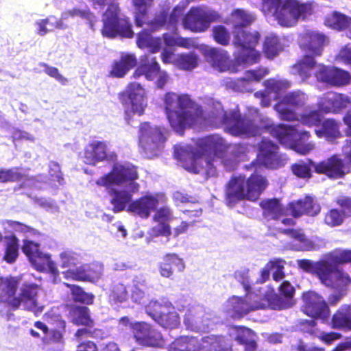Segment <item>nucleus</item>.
Here are the masks:
<instances>
[{
	"label": "nucleus",
	"instance_id": "50",
	"mask_svg": "<svg viewBox=\"0 0 351 351\" xmlns=\"http://www.w3.org/2000/svg\"><path fill=\"white\" fill-rule=\"evenodd\" d=\"M163 39L166 45L170 47L178 46L185 49H190L194 46V41L191 38L176 36L166 33L163 35Z\"/></svg>",
	"mask_w": 351,
	"mask_h": 351
},
{
	"label": "nucleus",
	"instance_id": "52",
	"mask_svg": "<svg viewBox=\"0 0 351 351\" xmlns=\"http://www.w3.org/2000/svg\"><path fill=\"white\" fill-rule=\"evenodd\" d=\"M280 49V43L277 36H267L265 38L263 52L267 58H274L278 54Z\"/></svg>",
	"mask_w": 351,
	"mask_h": 351
},
{
	"label": "nucleus",
	"instance_id": "41",
	"mask_svg": "<svg viewBox=\"0 0 351 351\" xmlns=\"http://www.w3.org/2000/svg\"><path fill=\"white\" fill-rule=\"evenodd\" d=\"M255 20V16L243 9L234 10L230 16V23L233 29H242L251 25Z\"/></svg>",
	"mask_w": 351,
	"mask_h": 351
},
{
	"label": "nucleus",
	"instance_id": "61",
	"mask_svg": "<svg viewBox=\"0 0 351 351\" xmlns=\"http://www.w3.org/2000/svg\"><path fill=\"white\" fill-rule=\"evenodd\" d=\"M249 272L250 269L247 268L237 270L234 273V277L242 285L245 292H253L252 291V283L250 280Z\"/></svg>",
	"mask_w": 351,
	"mask_h": 351
},
{
	"label": "nucleus",
	"instance_id": "48",
	"mask_svg": "<svg viewBox=\"0 0 351 351\" xmlns=\"http://www.w3.org/2000/svg\"><path fill=\"white\" fill-rule=\"evenodd\" d=\"M64 284L66 287L71 289L73 299L75 302L83 303L86 305L93 303L95 296L93 293L85 292L80 286L66 282Z\"/></svg>",
	"mask_w": 351,
	"mask_h": 351
},
{
	"label": "nucleus",
	"instance_id": "32",
	"mask_svg": "<svg viewBox=\"0 0 351 351\" xmlns=\"http://www.w3.org/2000/svg\"><path fill=\"white\" fill-rule=\"evenodd\" d=\"M19 282L20 278L17 276L0 277V304H7L10 308V301L16 298Z\"/></svg>",
	"mask_w": 351,
	"mask_h": 351
},
{
	"label": "nucleus",
	"instance_id": "24",
	"mask_svg": "<svg viewBox=\"0 0 351 351\" xmlns=\"http://www.w3.org/2000/svg\"><path fill=\"white\" fill-rule=\"evenodd\" d=\"M159 204L158 195L147 194L132 202L127 211L142 219H147Z\"/></svg>",
	"mask_w": 351,
	"mask_h": 351
},
{
	"label": "nucleus",
	"instance_id": "35",
	"mask_svg": "<svg viewBox=\"0 0 351 351\" xmlns=\"http://www.w3.org/2000/svg\"><path fill=\"white\" fill-rule=\"evenodd\" d=\"M324 24L337 31H345L346 36L351 39V17L335 11L326 16Z\"/></svg>",
	"mask_w": 351,
	"mask_h": 351
},
{
	"label": "nucleus",
	"instance_id": "9",
	"mask_svg": "<svg viewBox=\"0 0 351 351\" xmlns=\"http://www.w3.org/2000/svg\"><path fill=\"white\" fill-rule=\"evenodd\" d=\"M233 45L241 51L235 57V61L239 64L252 65L259 62L261 54L255 49L261 35L258 32H253L242 29H232Z\"/></svg>",
	"mask_w": 351,
	"mask_h": 351
},
{
	"label": "nucleus",
	"instance_id": "7",
	"mask_svg": "<svg viewBox=\"0 0 351 351\" xmlns=\"http://www.w3.org/2000/svg\"><path fill=\"white\" fill-rule=\"evenodd\" d=\"M138 178L137 168L128 164L115 163L111 170L96 180V184L107 189L128 185L131 192H137L139 184L135 182Z\"/></svg>",
	"mask_w": 351,
	"mask_h": 351
},
{
	"label": "nucleus",
	"instance_id": "22",
	"mask_svg": "<svg viewBox=\"0 0 351 351\" xmlns=\"http://www.w3.org/2000/svg\"><path fill=\"white\" fill-rule=\"evenodd\" d=\"M327 37L316 31H306L300 38L299 45L304 53L318 57L322 54Z\"/></svg>",
	"mask_w": 351,
	"mask_h": 351
},
{
	"label": "nucleus",
	"instance_id": "56",
	"mask_svg": "<svg viewBox=\"0 0 351 351\" xmlns=\"http://www.w3.org/2000/svg\"><path fill=\"white\" fill-rule=\"evenodd\" d=\"M322 111L318 110H311L302 115L301 121L303 124L309 126H320L322 123L323 115Z\"/></svg>",
	"mask_w": 351,
	"mask_h": 351
},
{
	"label": "nucleus",
	"instance_id": "39",
	"mask_svg": "<svg viewBox=\"0 0 351 351\" xmlns=\"http://www.w3.org/2000/svg\"><path fill=\"white\" fill-rule=\"evenodd\" d=\"M110 195H113V197L110 200V203L112 205V210L114 213H119L124 210L126 206L132 202V193L131 189L129 190H117L114 187L112 189H110Z\"/></svg>",
	"mask_w": 351,
	"mask_h": 351
},
{
	"label": "nucleus",
	"instance_id": "13",
	"mask_svg": "<svg viewBox=\"0 0 351 351\" xmlns=\"http://www.w3.org/2000/svg\"><path fill=\"white\" fill-rule=\"evenodd\" d=\"M22 251L38 271H49L54 276L58 275V269L55 263L51 261V256L43 253L40 250L38 243L30 240H24Z\"/></svg>",
	"mask_w": 351,
	"mask_h": 351
},
{
	"label": "nucleus",
	"instance_id": "47",
	"mask_svg": "<svg viewBox=\"0 0 351 351\" xmlns=\"http://www.w3.org/2000/svg\"><path fill=\"white\" fill-rule=\"evenodd\" d=\"M144 71V75L148 80H152L160 72V67L155 57L151 60L145 55L141 59V64Z\"/></svg>",
	"mask_w": 351,
	"mask_h": 351
},
{
	"label": "nucleus",
	"instance_id": "53",
	"mask_svg": "<svg viewBox=\"0 0 351 351\" xmlns=\"http://www.w3.org/2000/svg\"><path fill=\"white\" fill-rule=\"evenodd\" d=\"M265 86L268 93H274L278 96L290 86V84L286 80L269 79L265 82Z\"/></svg>",
	"mask_w": 351,
	"mask_h": 351
},
{
	"label": "nucleus",
	"instance_id": "64",
	"mask_svg": "<svg viewBox=\"0 0 351 351\" xmlns=\"http://www.w3.org/2000/svg\"><path fill=\"white\" fill-rule=\"evenodd\" d=\"M336 204L339 207L341 212L345 219L351 217V197L343 196L336 199Z\"/></svg>",
	"mask_w": 351,
	"mask_h": 351
},
{
	"label": "nucleus",
	"instance_id": "29",
	"mask_svg": "<svg viewBox=\"0 0 351 351\" xmlns=\"http://www.w3.org/2000/svg\"><path fill=\"white\" fill-rule=\"evenodd\" d=\"M319 269L323 271L324 274H326L330 272V268L328 264L339 266L351 263V250L348 249H335L334 250L326 254L323 258L319 259Z\"/></svg>",
	"mask_w": 351,
	"mask_h": 351
},
{
	"label": "nucleus",
	"instance_id": "58",
	"mask_svg": "<svg viewBox=\"0 0 351 351\" xmlns=\"http://www.w3.org/2000/svg\"><path fill=\"white\" fill-rule=\"evenodd\" d=\"M213 36L214 40L223 46L228 45L230 43V33L223 25H217L213 28Z\"/></svg>",
	"mask_w": 351,
	"mask_h": 351
},
{
	"label": "nucleus",
	"instance_id": "26",
	"mask_svg": "<svg viewBox=\"0 0 351 351\" xmlns=\"http://www.w3.org/2000/svg\"><path fill=\"white\" fill-rule=\"evenodd\" d=\"M185 8L186 5H176L170 14L166 10H162L154 20L147 23L150 29L158 31L164 27L169 29H175Z\"/></svg>",
	"mask_w": 351,
	"mask_h": 351
},
{
	"label": "nucleus",
	"instance_id": "18",
	"mask_svg": "<svg viewBox=\"0 0 351 351\" xmlns=\"http://www.w3.org/2000/svg\"><path fill=\"white\" fill-rule=\"evenodd\" d=\"M257 158L265 167L278 169L285 165L279 154V147L269 139L263 138L258 144Z\"/></svg>",
	"mask_w": 351,
	"mask_h": 351
},
{
	"label": "nucleus",
	"instance_id": "31",
	"mask_svg": "<svg viewBox=\"0 0 351 351\" xmlns=\"http://www.w3.org/2000/svg\"><path fill=\"white\" fill-rule=\"evenodd\" d=\"M340 127L339 121L333 118H328L322 121L320 127L315 129V133L318 138L334 143L343 136Z\"/></svg>",
	"mask_w": 351,
	"mask_h": 351
},
{
	"label": "nucleus",
	"instance_id": "19",
	"mask_svg": "<svg viewBox=\"0 0 351 351\" xmlns=\"http://www.w3.org/2000/svg\"><path fill=\"white\" fill-rule=\"evenodd\" d=\"M306 100V97L304 93L300 91H293L285 95L275 107L282 119L293 121L296 118L295 110L304 106Z\"/></svg>",
	"mask_w": 351,
	"mask_h": 351
},
{
	"label": "nucleus",
	"instance_id": "1",
	"mask_svg": "<svg viewBox=\"0 0 351 351\" xmlns=\"http://www.w3.org/2000/svg\"><path fill=\"white\" fill-rule=\"evenodd\" d=\"M199 147L206 152H213V156L202 153H187L181 158L182 167L189 172L199 173L204 171L210 173L213 169L215 158L220 159L227 169L234 168L241 158L245 155L246 148L241 145H226L220 138L213 136L200 140Z\"/></svg>",
	"mask_w": 351,
	"mask_h": 351
},
{
	"label": "nucleus",
	"instance_id": "57",
	"mask_svg": "<svg viewBox=\"0 0 351 351\" xmlns=\"http://www.w3.org/2000/svg\"><path fill=\"white\" fill-rule=\"evenodd\" d=\"M279 292L280 295H278L282 300L285 301L288 303L289 306L285 308H288L292 306V302H291L292 298H293L295 293V288L291 284L287 281H283L280 287H279Z\"/></svg>",
	"mask_w": 351,
	"mask_h": 351
},
{
	"label": "nucleus",
	"instance_id": "44",
	"mask_svg": "<svg viewBox=\"0 0 351 351\" xmlns=\"http://www.w3.org/2000/svg\"><path fill=\"white\" fill-rule=\"evenodd\" d=\"M132 2L136 10L134 16L135 24L141 27L146 23L148 8L152 5L153 0H132Z\"/></svg>",
	"mask_w": 351,
	"mask_h": 351
},
{
	"label": "nucleus",
	"instance_id": "45",
	"mask_svg": "<svg viewBox=\"0 0 351 351\" xmlns=\"http://www.w3.org/2000/svg\"><path fill=\"white\" fill-rule=\"evenodd\" d=\"M198 56L195 53H185L178 54L174 64L180 69L191 71L198 65Z\"/></svg>",
	"mask_w": 351,
	"mask_h": 351
},
{
	"label": "nucleus",
	"instance_id": "11",
	"mask_svg": "<svg viewBox=\"0 0 351 351\" xmlns=\"http://www.w3.org/2000/svg\"><path fill=\"white\" fill-rule=\"evenodd\" d=\"M119 97L125 108V119L128 123L132 114L141 116L144 114L147 106L145 90L139 83H129L125 90L119 94Z\"/></svg>",
	"mask_w": 351,
	"mask_h": 351
},
{
	"label": "nucleus",
	"instance_id": "20",
	"mask_svg": "<svg viewBox=\"0 0 351 351\" xmlns=\"http://www.w3.org/2000/svg\"><path fill=\"white\" fill-rule=\"evenodd\" d=\"M315 171L324 174L329 178H342L346 174V163L338 154H335L317 164H313Z\"/></svg>",
	"mask_w": 351,
	"mask_h": 351
},
{
	"label": "nucleus",
	"instance_id": "15",
	"mask_svg": "<svg viewBox=\"0 0 351 351\" xmlns=\"http://www.w3.org/2000/svg\"><path fill=\"white\" fill-rule=\"evenodd\" d=\"M39 287L34 282H25L19 289V293L16 298H12L10 301V309L16 311L23 304L24 308L34 313H40L43 310V306L38 304V292Z\"/></svg>",
	"mask_w": 351,
	"mask_h": 351
},
{
	"label": "nucleus",
	"instance_id": "25",
	"mask_svg": "<svg viewBox=\"0 0 351 351\" xmlns=\"http://www.w3.org/2000/svg\"><path fill=\"white\" fill-rule=\"evenodd\" d=\"M116 156L114 154H108L107 144L104 141H92L84 150V162L89 165H95L99 162L115 158Z\"/></svg>",
	"mask_w": 351,
	"mask_h": 351
},
{
	"label": "nucleus",
	"instance_id": "54",
	"mask_svg": "<svg viewBox=\"0 0 351 351\" xmlns=\"http://www.w3.org/2000/svg\"><path fill=\"white\" fill-rule=\"evenodd\" d=\"M317 322L314 319H300L296 324L297 330L304 335L317 336Z\"/></svg>",
	"mask_w": 351,
	"mask_h": 351
},
{
	"label": "nucleus",
	"instance_id": "46",
	"mask_svg": "<svg viewBox=\"0 0 351 351\" xmlns=\"http://www.w3.org/2000/svg\"><path fill=\"white\" fill-rule=\"evenodd\" d=\"M345 221L338 208H330L324 214L323 223L330 228L342 226Z\"/></svg>",
	"mask_w": 351,
	"mask_h": 351
},
{
	"label": "nucleus",
	"instance_id": "34",
	"mask_svg": "<svg viewBox=\"0 0 351 351\" xmlns=\"http://www.w3.org/2000/svg\"><path fill=\"white\" fill-rule=\"evenodd\" d=\"M136 64L137 59L134 54L122 55L119 60L112 62L110 75L113 77L122 78Z\"/></svg>",
	"mask_w": 351,
	"mask_h": 351
},
{
	"label": "nucleus",
	"instance_id": "23",
	"mask_svg": "<svg viewBox=\"0 0 351 351\" xmlns=\"http://www.w3.org/2000/svg\"><path fill=\"white\" fill-rule=\"evenodd\" d=\"M287 208L294 218H298L302 215L315 217L321 211L319 204L310 195H306L302 198L289 202L287 204Z\"/></svg>",
	"mask_w": 351,
	"mask_h": 351
},
{
	"label": "nucleus",
	"instance_id": "3",
	"mask_svg": "<svg viewBox=\"0 0 351 351\" xmlns=\"http://www.w3.org/2000/svg\"><path fill=\"white\" fill-rule=\"evenodd\" d=\"M288 303L282 300L276 293L267 291L261 294L245 292L243 296L233 295L226 303V311L234 319H241L251 312L259 309H285Z\"/></svg>",
	"mask_w": 351,
	"mask_h": 351
},
{
	"label": "nucleus",
	"instance_id": "63",
	"mask_svg": "<svg viewBox=\"0 0 351 351\" xmlns=\"http://www.w3.org/2000/svg\"><path fill=\"white\" fill-rule=\"evenodd\" d=\"M153 219L160 224L168 223L172 219V212L168 206H162L156 209Z\"/></svg>",
	"mask_w": 351,
	"mask_h": 351
},
{
	"label": "nucleus",
	"instance_id": "60",
	"mask_svg": "<svg viewBox=\"0 0 351 351\" xmlns=\"http://www.w3.org/2000/svg\"><path fill=\"white\" fill-rule=\"evenodd\" d=\"M271 270L275 269L272 274L273 280L276 282L282 280L285 277L284 271L286 261L280 258L271 259Z\"/></svg>",
	"mask_w": 351,
	"mask_h": 351
},
{
	"label": "nucleus",
	"instance_id": "2",
	"mask_svg": "<svg viewBox=\"0 0 351 351\" xmlns=\"http://www.w3.org/2000/svg\"><path fill=\"white\" fill-rule=\"evenodd\" d=\"M164 104L169 125L177 132H183L204 115L202 107L187 94L168 92L165 95Z\"/></svg>",
	"mask_w": 351,
	"mask_h": 351
},
{
	"label": "nucleus",
	"instance_id": "40",
	"mask_svg": "<svg viewBox=\"0 0 351 351\" xmlns=\"http://www.w3.org/2000/svg\"><path fill=\"white\" fill-rule=\"evenodd\" d=\"M136 45L141 49H149L152 53H157L161 48L160 38H154L148 29H142L137 34Z\"/></svg>",
	"mask_w": 351,
	"mask_h": 351
},
{
	"label": "nucleus",
	"instance_id": "5",
	"mask_svg": "<svg viewBox=\"0 0 351 351\" xmlns=\"http://www.w3.org/2000/svg\"><path fill=\"white\" fill-rule=\"evenodd\" d=\"M268 186L267 178L257 173L247 178L244 176H232L226 187L225 199L228 206L241 201H257Z\"/></svg>",
	"mask_w": 351,
	"mask_h": 351
},
{
	"label": "nucleus",
	"instance_id": "38",
	"mask_svg": "<svg viewBox=\"0 0 351 351\" xmlns=\"http://www.w3.org/2000/svg\"><path fill=\"white\" fill-rule=\"evenodd\" d=\"M316 56L304 53L303 56L292 66L293 73L298 75L302 79L308 78L311 76V71L316 66Z\"/></svg>",
	"mask_w": 351,
	"mask_h": 351
},
{
	"label": "nucleus",
	"instance_id": "36",
	"mask_svg": "<svg viewBox=\"0 0 351 351\" xmlns=\"http://www.w3.org/2000/svg\"><path fill=\"white\" fill-rule=\"evenodd\" d=\"M330 327L334 329L351 331V305H341L332 315Z\"/></svg>",
	"mask_w": 351,
	"mask_h": 351
},
{
	"label": "nucleus",
	"instance_id": "51",
	"mask_svg": "<svg viewBox=\"0 0 351 351\" xmlns=\"http://www.w3.org/2000/svg\"><path fill=\"white\" fill-rule=\"evenodd\" d=\"M165 344V341L161 333L152 326L141 343L142 346L156 348H162Z\"/></svg>",
	"mask_w": 351,
	"mask_h": 351
},
{
	"label": "nucleus",
	"instance_id": "14",
	"mask_svg": "<svg viewBox=\"0 0 351 351\" xmlns=\"http://www.w3.org/2000/svg\"><path fill=\"white\" fill-rule=\"evenodd\" d=\"M147 313L158 324L165 328L173 329L180 324V317L170 303L150 302L146 308Z\"/></svg>",
	"mask_w": 351,
	"mask_h": 351
},
{
	"label": "nucleus",
	"instance_id": "43",
	"mask_svg": "<svg viewBox=\"0 0 351 351\" xmlns=\"http://www.w3.org/2000/svg\"><path fill=\"white\" fill-rule=\"evenodd\" d=\"M7 241L3 259L9 264L14 263L19 256V239L12 234L5 237Z\"/></svg>",
	"mask_w": 351,
	"mask_h": 351
},
{
	"label": "nucleus",
	"instance_id": "8",
	"mask_svg": "<svg viewBox=\"0 0 351 351\" xmlns=\"http://www.w3.org/2000/svg\"><path fill=\"white\" fill-rule=\"evenodd\" d=\"M167 141L165 130L149 121L140 123L138 130V145L147 158L157 156Z\"/></svg>",
	"mask_w": 351,
	"mask_h": 351
},
{
	"label": "nucleus",
	"instance_id": "42",
	"mask_svg": "<svg viewBox=\"0 0 351 351\" xmlns=\"http://www.w3.org/2000/svg\"><path fill=\"white\" fill-rule=\"evenodd\" d=\"M201 349L202 351H232L231 346L222 336L204 337Z\"/></svg>",
	"mask_w": 351,
	"mask_h": 351
},
{
	"label": "nucleus",
	"instance_id": "33",
	"mask_svg": "<svg viewBox=\"0 0 351 351\" xmlns=\"http://www.w3.org/2000/svg\"><path fill=\"white\" fill-rule=\"evenodd\" d=\"M204 57L211 66L220 72H224L230 69V57L227 51L218 49L211 48L204 52Z\"/></svg>",
	"mask_w": 351,
	"mask_h": 351
},
{
	"label": "nucleus",
	"instance_id": "17",
	"mask_svg": "<svg viewBox=\"0 0 351 351\" xmlns=\"http://www.w3.org/2000/svg\"><path fill=\"white\" fill-rule=\"evenodd\" d=\"M213 20L210 12L200 6H193L184 16L182 26L194 33L204 32L209 28Z\"/></svg>",
	"mask_w": 351,
	"mask_h": 351
},
{
	"label": "nucleus",
	"instance_id": "37",
	"mask_svg": "<svg viewBox=\"0 0 351 351\" xmlns=\"http://www.w3.org/2000/svg\"><path fill=\"white\" fill-rule=\"evenodd\" d=\"M69 316L70 321L76 326H84L93 328L94 320L91 318L90 310L85 306L71 305L69 308Z\"/></svg>",
	"mask_w": 351,
	"mask_h": 351
},
{
	"label": "nucleus",
	"instance_id": "10",
	"mask_svg": "<svg viewBox=\"0 0 351 351\" xmlns=\"http://www.w3.org/2000/svg\"><path fill=\"white\" fill-rule=\"evenodd\" d=\"M298 266L304 271L316 276L322 284L326 287H343L351 284V278L349 274L343 271V269L338 268L328 264L330 271L328 274H323L320 270L319 261H313L309 259L298 260Z\"/></svg>",
	"mask_w": 351,
	"mask_h": 351
},
{
	"label": "nucleus",
	"instance_id": "27",
	"mask_svg": "<svg viewBox=\"0 0 351 351\" xmlns=\"http://www.w3.org/2000/svg\"><path fill=\"white\" fill-rule=\"evenodd\" d=\"M159 274L162 277L172 279L175 273L184 271L185 264L182 258L176 253H167L158 265Z\"/></svg>",
	"mask_w": 351,
	"mask_h": 351
},
{
	"label": "nucleus",
	"instance_id": "49",
	"mask_svg": "<svg viewBox=\"0 0 351 351\" xmlns=\"http://www.w3.org/2000/svg\"><path fill=\"white\" fill-rule=\"evenodd\" d=\"M21 169L14 167L9 169L0 167V183L16 182L24 178Z\"/></svg>",
	"mask_w": 351,
	"mask_h": 351
},
{
	"label": "nucleus",
	"instance_id": "59",
	"mask_svg": "<svg viewBox=\"0 0 351 351\" xmlns=\"http://www.w3.org/2000/svg\"><path fill=\"white\" fill-rule=\"evenodd\" d=\"M291 170L296 177L301 179H310L312 177L310 165L304 162L291 165Z\"/></svg>",
	"mask_w": 351,
	"mask_h": 351
},
{
	"label": "nucleus",
	"instance_id": "6",
	"mask_svg": "<svg viewBox=\"0 0 351 351\" xmlns=\"http://www.w3.org/2000/svg\"><path fill=\"white\" fill-rule=\"evenodd\" d=\"M101 34L110 39L133 38L134 33L132 24L128 18L121 17V9L117 3H110L103 13Z\"/></svg>",
	"mask_w": 351,
	"mask_h": 351
},
{
	"label": "nucleus",
	"instance_id": "30",
	"mask_svg": "<svg viewBox=\"0 0 351 351\" xmlns=\"http://www.w3.org/2000/svg\"><path fill=\"white\" fill-rule=\"evenodd\" d=\"M259 206L262 209V217L266 221H279L287 215L286 209L279 198L263 199Z\"/></svg>",
	"mask_w": 351,
	"mask_h": 351
},
{
	"label": "nucleus",
	"instance_id": "62",
	"mask_svg": "<svg viewBox=\"0 0 351 351\" xmlns=\"http://www.w3.org/2000/svg\"><path fill=\"white\" fill-rule=\"evenodd\" d=\"M279 232L300 243H306L308 241L302 229L282 228Z\"/></svg>",
	"mask_w": 351,
	"mask_h": 351
},
{
	"label": "nucleus",
	"instance_id": "16",
	"mask_svg": "<svg viewBox=\"0 0 351 351\" xmlns=\"http://www.w3.org/2000/svg\"><path fill=\"white\" fill-rule=\"evenodd\" d=\"M302 306L303 313L313 318L326 320L330 315L328 304L322 296L315 291H308L302 293Z\"/></svg>",
	"mask_w": 351,
	"mask_h": 351
},
{
	"label": "nucleus",
	"instance_id": "21",
	"mask_svg": "<svg viewBox=\"0 0 351 351\" xmlns=\"http://www.w3.org/2000/svg\"><path fill=\"white\" fill-rule=\"evenodd\" d=\"M315 75L319 82L337 87L348 84L351 79L348 71L326 66H321L315 72Z\"/></svg>",
	"mask_w": 351,
	"mask_h": 351
},
{
	"label": "nucleus",
	"instance_id": "4",
	"mask_svg": "<svg viewBox=\"0 0 351 351\" xmlns=\"http://www.w3.org/2000/svg\"><path fill=\"white\" fill-rule=\"evenodd\" d=\"M261 10L271 16L282 27H293L300 19L305 20L313 14L311 2L298 0H261Z\"/></svg>",
	"mask_w": 351,
	"mask_h": 351
},
{
	"label": "nucleus",
	"instance_id": "12",
	"mask_svg": "<svg viewBox=\"0 0 351 351\" xmlns=\"http://www.w3.org/2000/svg\"><path fill=\"white\" fill-rule=\"evenodd\" d=\"M221 123L226 132L234 136L251 137L261 134V128L249 117L242 116L239 112H225Z\"/></svg>",
	"mask_w": 351,
	"mask_h": 351
},
{
	"label": "nucleus",
	"instance_id": "28",
	"mask_svg": "<svg viewBox=\"0 0 351 351\" xmlns=\"http://www.w3.org/2000/svg\"><path fill=\"white\" fill-rule=\"evenodd\" d=\"M351 104L348 97L336 93H328L318 102V108L324 113H337Z\"/></svg>",
	"mask_w": 351,
	"mask_h": 351
},
{
	"label": "nucleus",
	"instance_id": "55",
	"mask_svg": "<svg viewBox=\"0 0 351 351\" xmlns=\"http://www.w3.org/2000/svg\"><path fill=\"white\" fill-rule=\"evenodd\" d=\"M152 325L143 322H135L131 324L132 331L136 341L141 345L143 339L149 332Z\"/></svg>",
	"mask_w": 351,
	"mask_h": 351
}]
</instances>
